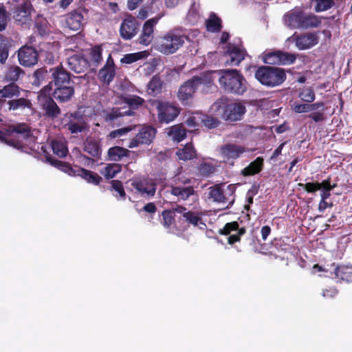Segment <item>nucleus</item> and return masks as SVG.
Here are the masks:
<instances>
[{"instance_id":"23","label":"nucleus","mask_w":352,"mask_h":352,"mask_svg":"<svg viewBox=\"0 0 352 352\" xmlns=\"http://www.w3.org/2000/svg\"><path fill=\"white\" fill-rule=\"evenodd\" d=\"M46 160L53 166L57 168L60 170L67 173L68 175L72 177L77 176V168L76 166L75 168H73L68 162L60 161L56 159H54L51 155L46 156Z\"/></svg>"},{"instance_id":"38","label":"nucleus","mask_w":352,"mask_h":352,"mask_svg":"<svg viewBox=\"0 0 352 352\" xmlns=\"http://www.w3.org/2000/svg\"><path fill=\"white\" fill-rule=\"evenodd\" d=\"M8 109L12 111L23 110L25 108H30L31 101L24 98L10 100L8 102Z\"/></svg>"},{"instance_id":"39","label":"nucleus","mask_w":352,"mask_h":352,"mask_svg":"<svg viewBox=\"0 0 352 352\" xmlns=\"http://www.w3.org/2000/svg\"><path fill=\"white\" fill-rule=\"evenodd\" d=\"M115 75V67H102L98 72V77L103 84L109 85Z\"/></svg>"},{"instance_id":"37","label":"nucleus","mask_w":352,"mask_h":352,"mask_svg":"<svg viewBox=\"0 0 352 352\" xmlns=\"http://www.w3.org/2000/svg\"><path fill=\"white\" fill-rule=\"evenodd\" d=\"M321 19L314 14H305L302 12L301 29H309L318 27Z\"/></svg>"},{"instance_id":"31","label":"nucleus","mask_w":352,"mask_h":352,"mask_svg":"<svg viewBox=\"0 0 352 352\" xmlns=\"http://www.w3.org/2000/svg\"><path fill=\"white\" fill-rule=\"evenodd\" d=\"M77 176L80 177L86 182L94 185H99L102 182V177L91 170L78 167L77 168Z\"/></svg>"},{"instance_id":"15","label":"nucleus","mask_w":352,"mask_h":352,"mask_svg":"<svg viewBox=\"0 0 352 352\" xmlns=\"http://www.w3.org/2000/svg\"><path fill=\"white\" fill-rule=\"evenodd\" d=\"M18 59L23 66H34L38 61V53L34 47L24 45L18 50Z\"/></svg>"},{"instance_id":"24","label":"nucleus","mask_w":352,"mask_h":352,"mask_svg":"<svg viewBox=\"0 0 352 352\" xmlns=\"http://www.w3.org/2000/svg\"><path fill=\"white\" fill-rule=\"evenodd\" d=\"M197 89V87L195 83L192 82V78L187 80L179 89L177 95L179 100L182 102L187 101L192 97Z\"/></svg>"},{"instance_id":"62","label":"nucleus","mask_w":352,"mask_h":352,"mask_svg":"<svg viewBox=\"0 0 352 352\" xmlns=\"http://www.w3.org/2000/svg\"><path fill=\"white\" fill-rule=\"evenodd\" d=\"M292 110L297 113L309 112V104H299L294 102Z\"/></svg>"},{"instance_id":"45","label":"nucleus","mask_w":352,"mask_h":352,"mask_svg":"<svg viewBox=\"0 0 352 352\" xmlns=\"http://www.w3.org/2000/svg\"><path fill=\"white\" fill-rule=\"evenodd\" d=\"M51 146L53 153L59 157H65L68 153L67 146L65 143L60 141L52 140L51 142Z\"/></svg>"},{"instance_id":"41","label":"nucleus","mask_w":352,"mask_h":352,"mask_svg":"<svg viewBox=\"0 0 352 352\" xmlns=\"http://www.w3.org/2000/svg\"><path fill=\"white\" fill-rule=\"evenodd\" d=\"M124 102L128 105L129 109L126 111H132V116L135 113V110L138 109L140 107L142 106L144 103V100L138 96H132L130 97L124 98Z\"/></svg>"},{"instance_id":"3","label":"nucleus","mask_w":352,"mask_h":352,"mask_svg":"<svg viewBox=\"0 0 352 352\" xmlns=\"http://www.w3.org/2000/svg\"><path fill=\"white\" fill-rule=\"evenodd\" d=\"M14 133L21 135L25 140L32 138L30 127L25 123H20L0 129V142L14 148L21 147L23 144L21 140L10 138Z\"/></svg>"},{"instance_id":"8","label":"nucleus","mask_w":352,"mask_h":352,"mask_svg":"<svg viewBox=\"0 0 352 352\" xmlns=\"http://www.w3.org/2000/svg\"><path fill=\"white\" fill-rule=\"evenodd\" d=\"M157 119L161 124L173 121L180 113V108L176 104L162 100H155Z\"/></svg>"},{"instance_id":"59","label":"nucleus","mask_w":352,"mask_h":352,"mask_svg":"<svg viewBox=\"0 0 352 352\" xmlns=\"http://www.w3.org/2000/svg\"><path fill=\"white\" fill-rule=\"evenodd\" d=\"M173 182L174 184L172 186H186L188 185H191L192 180L184 175H178L174 177Z\"/></svg>"},{"instance_id":"11","label":"nucleus","mask_w":352,"mask_h":352,"mask_svg":"<svg viewBox=\"0 0 352 352\" xmlns=\"http://www.w3.org/2000/svg\"><path fill=\"white\" fill-rule=\"evenodd\" d=\"M131 191L142 197H153L155 193V186L146 177L133 178L129 180Z\"/></svg>"},{"instance_id":"63","label":"nucleus","mask_w":352,"mask_h":352,"mask_svg":"<svg viewBox=\"0 0 352 352\" xmlns=\"http://www.w3.org/2000/svg\"><path fill=\"white\" fill-rule=\"evenodd\" d=\"M131 130H132L131 126H127V127L118 129L117 130H114V131H111L109 133V137L111 138H116L117 137H120V136L126 134L128 132H129Z\"/></svg>"},{"instance_id":"60","label":"nucleus","mask_w":352,"mask_h":352,"mask_svg":"<svg viewBox=\"0 0 352 352\" xmlns=\"http://www.w3.org/2000/svg\"><path fill=\"white\" fill-rule=\"evenodd\" d=\"M9 16L3 6H0V31H3L7 26Z\"/></svg>"},{"instance_id":"53","label":"nucleus","mask_w":352,"mask_h":352,"mask_svg":"<svg viewBox=\"0 0 352 352\" xmlns=\"http://www.w3.org/2000/svg\"><path fill=\"white\" fill-rule=\"evenodd\" d=\"M298 97L301 100L307 103H311L315 100L316 95L314 91L311 88H307L299 93Z\"/></svg>"},{"instance_id":"52","label":"nucleus","mask_w":352,"mask_h":352,"mask_svg":"<svg viewBox=\"0 0 352 352\" xmlns=\"http://www.w3.org/2000/svg\"><path fill=\"white\" fill-rule=\"evenodd\" d=\"M201 123L208 129L217 128L220 124V121L218 118H214L208 115H203L201 118Z\"/></svg>"},{"instance_id":"51","label":"nucleus","mask_w":352,"mask_h":352,"mask_svg":"<svg viewBox=\"0 0 352 352\" xmlns=\"http://www.w3.org/2000/svg\"><path fill=\"white\" fill-rule=\"evenodd\" d=\"M146 55L145 52H140L133 54H128L121 58L120 61L124 64H131L138 60L142 58Z\"/></svg>"},{"instance_id":"13","label":"nucleus","mask_w":352,"mask_h":352,"mask_svg":"<svg viewBox=\"0 0 352 352\" xmlns=\"http://www.w3.org/2000/svg\"><path fill=\"white\" fill-rule=\"evenodd\" d=\"M220 154L223 161L233 165L234 160L239 158L246 152L245 146L233 143H227L220 147Z\"/></svg>"},{"instance_id":"10","label":"nucleus","mask_w":352,"mask_h":352,"mask_svg":"<svg viewBox=\"0 0 352 352\" xmlns=\"http://www.w3.org/2000/svg\"><path fill=\"white\" fill-rule=\"evenodd\" d=\"M157 133L155 127L147 125L142 126L138 133L131 139L128 147L133 148L140 145H150L154 140Z\"/></svg>"},{"instance_id":"30","label":"nucleus","mask_w":352,"mask_h":352,"mask_svg":"<svg viewBox=\"0 0 352 352\" xmlns=\"http://www.w3.org/2000/svg\"><path fill=\"white\" fill-rule=\"evenodd\" d=\"M131 153V151L127 148L119 146H115L110 147L108 149L107 157L111 161L119 162L124 157H129Z\"/></svg>"},{"instance_id":"44","label":"nucleus","mask_w":352,"mask_h":352,"mask_svg":"<svg viewBox=\"0 0 352 352\" xmlns=\"http://www.w3.org/2000/svg\"><path fill=\"white\" fill-rule=\"evenodd\" d=\"M64 67H56V70L52 73L54 83H69L71 80L70 75L63 69Z\"/></svg>"},{"instance_id":"35","label":"nucleus","mask_w":352,"mask_h":352,"mask_svg":"<svg viewBox=\"0 0 352 352\" xmlns=\"http://www.w3.org/2000/svg\"><path fill=\"white\" fill-rule=\"evenodd\" d=\"M122 171V165L118 163L107 164L103 168L100 169V173L106 179L114 178Z\"/></svg>"},{"instance_id":"56","label":"nucleus","mask_w":352,"mask_h":352,"mask_svg":"<svg viewBox=\"0 0 352 352\" xmlns=\"http://www.w3.org/2000/svg\"><path fill=\"white\" fill-rule=\"evenodd\" d=\"M214 170L212 165L208 163H201L198 167V171L201 176L208 177L210 176Z\"/></svg>"},{"instance_id":"42","label":"nucleus","mask_w":352,"mask_h":352,"mask_svg":"<svg viewBox=\"0 0 352 352\" xmlns=\"http://www.w3.org/2000/svg\"><path fill=\"white\" fill-rule=\"evenodd\" d=\"M20 95L19 87L14 82H10L0 89V96L2 98H12Z\"/></svg>"},{"instance_id":"36","label":"nucleus","mask_w":352,"mask_h":352,"mask_svg":"<svg viewBox=\"0 0 352 352\" xmlns=\"http://www.w3.org/2000/svg\"><path fill=\"white\" fill-rule=\"evenodd\" d=\"M167 133L169 137L177 142L182 141L186 137V130L182 124L170 126Z\"/></svg>"},{"instance_id":"19","label":"nucleus","mask_w":352,"mask_h":352,"mask_svg":"<svg viewBox=\"0 0 352 352\" xmlns=\"http://www.w3.org/2000/svg\"><path fill=\"white\" fill-rule=\"evenodd\" d=\"M158 19L153 18L145 22L141 35L139 37V43L144 45H149L153 39V28L157 24Z\"/></svg>"},{"instance_id":"14","label":"nucleus","mask_w":352,"mask_h":352,"mask_svg":"<svg viewBox=\"0 0 352 352\" xmlns=\"http://www.w3.org/2000/svg\"><path fill=\"white\" fill-rule=\"evenodd\" d=\"M245 232L246 228L245 227L240 228L237 221L226 223L224 227L219 231V233L221 235L229 236L228 243L230 245L240 241L241 236L245 234Z\"/></svg>"},{"instance_id":"50","label":"nucleus","mask_w":352,"mask_h":352,"mask_svg":"<svg viewBox=\"0 0 352 352\" xmlns=\"http://www.w3.org/2000/svg\"><path fill=\"white\" fill-rule=\"evenodd\" d=\"M162 223L166 228H170V226L175 223V214L170 210H164L162 212Z\"/></svg>"},{"instance_id":"1","label":"nucleus","mask_w":352,"mask_h":352,"mask_svg":"<svg viewBox=\"0 0 352 352\" xmlns=\"http://www.w3.org/2000/svg\"><path fill=\"white\" fill-rule=\"evenodd\" d=\"M219 82L226 92L243 95L247 90V82L244 76L236 69H220Z\"/></svg>"},{"instance_id":"22","label":"nucleus","mask_w":352,"mask_h":352,"mask_svg":"<svg viewBox=\"0 0 352 352\" xmlns=\"http://www.w3.org/2000/svg\"><path fill=\"white\" fill-rule=\"evenodd\" d=\"M296 46L300 50H307L316 45L318 37L314 33H306L297 36L295 39Z\"/></svg>"},{"instance_id":"33","label":"nucleus","mask_w":352,"mask_h":352,"mask_svg":"<svg viewBox=\"0 0 352 352\" xmlns=\"http://www.w3.org/2000/svg\"><path fill=\"white\" fill-rule=\"evenodd\" d=\"M178 159L183 161H188L197 158V151L192 142L187 143L183 148L176 152Z\"/></svg>"},{"instance_id":"2","label":"nucleus","mask_w":352,"mask_h":352,"mask_svg":"<svg viewBox=\"0 0 352 352\" xmlns=\"http://www.w3.org/2000/svg\"><path fill=\"white\" fill-rule=\"evenodd\" d=\"M214 111L221 118L228 122L241 120L246 111L245 107L240 102H228L226 98H220L213 104Z\"/></svg>"},{"instance_id":"43","label":"nucleus","mask_w":352,"mask_h":352,"mask_svg":"<svg viewBox=\"0 0 352 352\" xmlns=\"http://www.w3.org/2000/svg\"><path fill=\"white\" fill-rule=\"evenodd\" d=\"M125 116H132V111H126V107L113 108L110 111L105 114V120L107 121L113 122L119 117Z\"/></svg>"},{"instance_id":"61","label":"nucleus","mask_w":352,"mask_h":352,"mask_svg":"<svg viewBox=\"0 0 352 352\" xmlns=\"http://www.w3.org/2000/svg\"><path fill=\"white\" fill-rule=\"evenodd\" d=\"M3 42V40H0V63L1 65L5 64L8 56V49Z\"/></svg>"},{"instance_id":"26","label":"nucleus","mask_w":352,"mask_h":352,"mask_svg":"<svg viewBox=\"0 0 352 352\" xmlns=\"http://www.w3.org/2000/svg\"><path fill=\"white\" fill-rule=\"evenodd\" d=\"M74 94V87H55L53 92H51V95L58 102H67L69 101Z\"/></svg>"},{"instance_id":"55","label":"nucleus","mask_w":352,"mask_h":352,"mask_svg":"<svg viewBox=\"0 0 352 352\" xmlns=\"http://www.w3.org/2000/svg\"><path fill=\"white\" fill-rule=\"evenodd\" d=\"M48 23L47 20L43 17H38L35 23V26L38 32L41 36H44L48 33Z\"/></svg>"},{"instance_id":"40","label":"nucleus","mask_w":352,"mask_h":352,"mask_svg":"<svg viewBox=\"0 0 352 352\" xmlns=\"http://www.w3.org/2000/svg\"><path fill=\"white\" fill-rule=\"evenodd\" d=\"M110 184L111 186L109 190L111 192L114 191L116 192V194H113V195L118 200H125L126 194L125 192L122 182L118 179H113L111 181Z\"/></svg>"},{"instance_id":"28","label":"nucleus","mask_w":352,"mask_h":352,"mask_svg":"<svg viewBox=\"0 0 352 352\" xmlns=\"http://www.w3.org/2000/svg\"><path fill=\"white\" fill-rule=\"evenodd\" d=\"M219 76L218 70L207 71L200 74V76H195L192 78V82L195 83L198 87L199 85H204L207 87H210L213 83L214 78V75Z\"/></svg>"},{"instance_id":"64","label":"nucleus","mask_w":352,"mask_h":352,"mask_svg":"<svg viewBox=\"0 0 352 352\" xmlns=\"http://www.w3.org/2000/svg\"><path fill=\"white\" fill-rule=\"evenodd\" d=\"M324 111H319L310 113L308 117L315 122H322L325 120Z\"/></svg>"},{"instance_id":"16","label":"nucleus","mask_w":352,"mask_h":352,"mask_svg":"<svg viewBox=\"0 0 352 352\" xmlns=\"http://www.w3.org/2000/svg\"><path fill=\"white\" fill-rule=\"evenodd\" d=\"M331 266L333 267V274L338 283H352V265H336L335 263H333Z\"/></svg>"},{"instance_id":"27","label":"nucleus","mask_w":352,"mask_h":352,"mask_svg":"<svg viewBox=\"0 0 352 352\" xmlns=\"http://www.w3.org/2000/svg\"><path fill=\"white\" fill-rule=\"evenodd\" d=\"M179 221L187 223L188 226L191 225L194 227L199 226L201 228H202V227L200 226L206 227V224L203 222L200 214L192 210H188L184 215H182Z\"/></svg>"},{"instance_id":"34","label":"nucleus","mask_w":352,"mask_h":352,"mask_svg":"<svg viewBox=\"0 0 352 352\" xmlns=\"http://www.w3.org/2000/svg\"><path fill=\"white\" fill-rule=\"evenodd\" d=\"M84 151L96 159L100 158L102 148L98 140L87 139L84 142Z\"/></svg>"},{"instance_id":"49","label":"nucleus","mask_w":352,"mask_h":352,"mask_svg":"<svg viewBox=\"0 0 352 352\" xmlns=\"http://www.w3.org/2000/svg\"><path fill=\"white\" fill-rule=\"evenodd\" d=\"M47 74V72L45 69V67H39L37 69L33 74V80L32 85L35 86H39L43 80L45 79V76Z\"/></svg>"},{"instance_id":"18","label":"nucleus","mask_w":352,"mask_h":352,"mask_svg":"<svg viewBox=\"0 0 352 352\" xmlns=\"http://www.w3.org/2000/svg\"><path fill=\"white\" fill-rule=\"evenodd\" d=\"M32 7L30 3L25 2L15 9L13 19L20 25L28 23L31 21Z\"/></svg>"},{"instance_id":"6","label":"nucleus","mask_w":352,"mask_h":352,"mask_svg":"<svg viewBox=\"0 0 352 352\" xmlns=\"http://www.w3.org/2000/svg\"><path fill=\"white\" fill-rule=\"evenodd\" d=\"M236 186L229 184L225 188L220 185H214L209 188V197L214 201L226 205V208L231 207L235 200Z\"/></svg>"},{"instance_id":"4","label":"nucleus","mask_w":352,"mask_h":352,"mask_svg":"<svg viewBox=\"0 0 352 352\" xmlns=\"http://www.w3.org/2000/svg\"><path fill=\"white\" fill-rule=\"evenodd\" d=\"M255 78L263 85L274 87L285 80L286 74L280 67H258L255 72Z\"/></svg>"},{"instance_id":"47","label":"nucleus","mask_w":352,"mask_h":352,"mask_svg":"<svg viewBox=\"0 0 352 352\" xmlns=\"http://www.w3.org/2000/svg\"><path fill=\"white\" fill-rule=\"evenodd\" d=\"M206 28L210 32H218L221 30V19L214 14H210L209 18L206 20Z\"/></svg>"},{"instance_id":"20","label":"nucleus","mask_w":352,"mask_h":352,"mask_svg":"<svg viewBox=\"0 0 352 352\" xmlns=\"http://www.w3.org/2000/svg\"><path fill=\"white\" fill-rule=\"evenodd\" d=\"M137 21L133 17H128L122 23L120 28V35L124 39H131L136 34Z\"/></svg>"},{"instance_id":"29","label":"nucleus","mask_w":352,"mask_h":352,"mask_svg":"<svg viewBox=\"0 0 352 352\" xmlns=\"http://www.w3.org/2000/svg\"><path fill=\"white\" fill-rule=\"evenodd\" d=\"M83 20L84 16L80 11L72 12L66 18L67 27L72 30H78L80 29Z\"/></svg>"},{"instance_id":"32","label":"nucleus","mask_w":352,"mask_h":352,"mask_svg":"<svg viewBox=\"0 0 352 352\" xmlns=\"http://www.w3.org/2000/svg\"><path fill=\"white\" fill-rule=\"evenodd\" d=\"M302 12L292 11L284 16L285 24L292 28H300L302 23Z\"/></svg>"},{"instance_id":"58","label":"nucleus","mask_w":352,"mask_h":352,"mask_svg":"<svg viewBox=\"0 0 352 352\" xmlns=\"http://www.w3.org/2000/svg\"><path fill=\"white\" fill-rule=\"evenodd\" d=\"M299 186L309 193H314L321 189L322 182H307L306 184H299Z\"/></svg>"},{"instance_id":"5","label":"nucleus","mask_w":352,"mask_h":352,"mask_svg":"<svg viewBox=\"0 0 352 352\" xmlns=\"http://www.w3.org/2000/svg\"><path fill=\"white\" fill-rule=\"evenodd\" d=\"M52 86L50 84L45 86L38 96L43 111V115L49 118H56L60 114V109L51 97Z\"/></svg>"},{"instance_id":"54","label":"nucleus","mask_w":352,"mask_h":352,"mask_svg":"<svg viewBox=\"0 0 352 352\" xmlns=\"http://www.w3.org/2000/svg\"><path fill=\"white\" fill-rule=\"evenodd\" d=\"M316 3L315 10L317 12H323L330 9L333 6L332 0H312Z\"/></svg>"},{"instance_id":"7","label":"nucleus","mask_w":352,"mask_h":352,"mask_svg":"<svg viewBox=\"0 0 352 352\" xmlns=\"http://www.w3.org/2000/svg\"><path fill=\"white\" fill-rule=\"evenodd\" d=\"M184 43V37L174 32H169L160 38L157 43V50L164 54L175 53Z\"/></svg>"},{"instance_id":"9","label":"nucleus","mask_w":352,"mask_h":352,"mask_svg":"<svg viewBox=\"0 0 352 352\" xmlns=\"http://www.w3.org/2000/svg\"><path fill=\"white\" fill-rule=\"evenodd\" d=\"M62 123L64 128L72 134L84 132L88 129L83 115L78 111L66 113L62 119Z\"/></svg>"},{"instance_id":"25","label":"nucleus","mask_w":352,"mask_h":352,"mask_svg":"<svg viewBox=\"0 0 352 352\" xmlns=\"http://www.w3.org/2000/svg\"><path fill=\"white\" fill-rule=\"evenodd\" d=\"M264 160L262 157H257L250 162L248 166L241 170V175L243 177L253 176L258 174L263 168Z\"/></svg>"},{"instance_id":"57","label":"nucleus","mask_w":352,"mask_h":352,"mask_svg":"<svg viewBox=\"0 0 352 352\" xmlns=\"http://www.w3.org/2000/svg\"><path fill=\"white\" fill-rule=\"evenodd\" d=\"M90 59L93 64L99 65L102 63V49L100 47H95L90 53Z\"/></svg>"},{"instance_id":"17","label":"nucleus","mask_w":352,"mask_h":352,"mask_svg":"<svg viewBox=\"0 0 352 352\" xmlns=\"http://www.w3.org/2000/svg\"><path fill=\"white\" fill-rule=\"evenodd\" d=\"M245 53L232 44L228 45L227 52L223 56L226 65H238L245 58Z\"/></svg>"},{"instance_id":"12","label":"nucleus","mask_w":352,"mask_h":352,"mask_svg":"<svg viewBox=\"0 0 352 352\" xmlns=\"http://www.w3.org/2000/svg\"><path fill=\"white\" fill-rule=\"evenodd\" d=\"M296 58L295 54L282 51L272 52L262 56L263 63L268 65H292Z\"/></svg>"},{"instance_id":"21","label":"nucleus","mask_w":352,"mask_h":352,"mask_svg":"<svg viewBox=\"0 0 352 352\" xmlns=\"http://www.w3.org/2000/svg\"><path fill=\"white\" fill-rule=\"evenodd\" d=\"M170 194L177 197L178 201H186L191 196L196 194V191L192 185L186 186H170Z\"/></svg>"},{"instance_id":"46","label":"nucleus","mask_w":352,"mask_h":352,"mask_svg":"<svg viewBox=\"0 0 352 352\" xmlns=\"http://www.w3.org/2000/svg\"><path fill=\"white\" fill-rule=\"evenodd\" d=\"M24 74L25 72L21 67H9L6 73L4 80L6 82H14L18 80L21 75Z\"/></svg>"},{"instance_id":"48","label":"nucleus","mask_w":352,"mask_h":352,"mask_svg":"<svg viewBox=\"0 0 352 352\" xmlns=\"http://www.w3.org/2000/svg\"><path fill=\"white\" fill-rule=\"evenodd\" d=\"M336 186V184H331V179L329 177L322 182L321 199H327L331 196V191Z\"/></svg>"}]
</instances>
